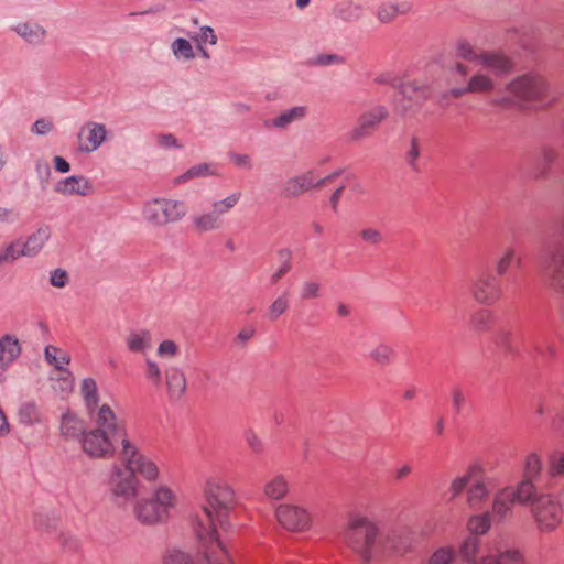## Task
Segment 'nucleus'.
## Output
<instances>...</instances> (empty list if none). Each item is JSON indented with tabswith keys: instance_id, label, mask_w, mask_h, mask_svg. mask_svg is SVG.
I'll return each instance as SVG.
<instances>
[{
	"instance_id": "21",
	"label": "nucleus",
	"mask_w": 564,
	"mask_h": 564,
	"mask_svg": "<svg viewBox=\"0 0 564 564\" xmlns=\"http://www.w3.org/2000/svg\"><path fill=\"white\" fill-rule=\"evenodd\" d=\"M93 185L89 180L83 175H72L57 181L54 185V192L64 196H87L91 193Z\"/></svg>"
},
{
	"instance_id": "59",
	"label": "nucleus",
	"mask_w": 564,
	"mask_h": 564,
	"mask_svg": "<svg viewBox=\"0 0 564 564\" xmlns=\"http://www.w3.org/2000/svg\"><path fill=\"white\" fill-rule=\"evenodd\" d=\"M69 281L68 274L63 269H55L51 272L50 282L55 288H64Z\"/></svg>"
},
{
	"instance_id": "39",
	"label": "nucleus",
	"mask_w": 564,
	"mask_h": 564,
	"mask_svg": "<svg viewBox=\"0 0 564 564\" xmlns=\"http://www.w3.org/2000/svg\"><path fill=\"white\" fill-rule=\"evenodd\" d=\"M217 172L209 163H200L197 165H194L189 167L186 172L181 174L174 180L175 185H180L183 183H186L191 180L198 178V177H207L216 175Z\"/></svg>"
},
{
	"instance_id": "27",
	"label": "nucleus",
	"mask_w": 564,
	"mask_h": 564,
	"mask_svg": "<svg viewBox=\"0 0 564 564\" xmlns=\"http://www.w3.org/2000/svg\"><path fill=\"white\" fill-rule=\"evenodd\" d=\"M21 354L19 340L11 335H6L0 339V381L7 369L12 365Z\"/></svg>"
},
{
	"instance_id": "24",
	"label": "nucleus",
	"mask_w": 564,
	"mask_h": 564,
	"mask_svg": "<svg viewBox=\"0 0 564 564\" xmlns=\"http://www.w3.org/2000/svg\"><path fill=\"white\" fill-rule=\"evenodd\" d=\"M197 542V558L195 562L189 553L180 549H169L162 557V564H212V562L215 561V555L210 554L212 558H206L200 542L198 540ZM231 564H235L232 560Z\"/></svg>"
},
{
	"instance_id": "58",
	"label": "nucleus",
	"mask_w": 564,
	"mask_h": 564,
	"mask_svg": "<svg viewBox=\"0 0 564 564\" xmlns=\"http://www.w3.org/2000/svg\"><path fill=\"white\" fill-rule=\"evenodd\" d=\"M359 236L365 242L371 245H379L383 240V236L380 230L371 227L361 229Z\"/></svg>"
},
{
	"instance_id": "12",
	"label": "nucleus",
	"mask_w": 564,
	"mask_h": 564,
	"mask_svg": "<svg viewBox=\"0 0 564 564\" xmlns=\"http://www.w3.org/2000/svg\"><path fill=\"white\" fill-rule=\"evenodd\" d=\"M507 90L520 100H543L547 85L545 79L535 73H528L512 79Z\"/></svg>"
},
{
	"instance_id": "46",
	"label": "nucleus",
	"mask_w": 564,
	"mask_h": 564,
	"mask_svg": "<svg viewBox=\"0 0 564 564\" xmlns=\"http://www.w3.org/2000/svg\"><path fill=\"white\" fill-rule=\"evenodd\" d=\"M243 440L252 454L261 456L265 453V442L253 429L245 430Z\"/></svg>"
},
{
	"instance_id": "22",
	"label": "nucleus",
	"mask_w": 564,
	"mask_h": 564,
	"mask_svg": "<svg viewBox=\"0 0 564 564\" xmlns=\"http://www.w3.org/2000/svg\"><path fill=\"white\" fill-rule=\"evenodd\" d=\"M387 117L388 110L383 106H377L365 112L359 119L358 127H356L351 132L352 139L359 140L369 135L371 130L375 129Z\"/></svg>"
},
{
	"instance_id": "16",
	"label": "nucleus",
	"mask_w": 564,
	"mask_h": 564,
	"mask_svg": "<svg viewBox=\"0 0 564 564\" xmlns=\"http://www.w3.org/2000/svg\"><path fill=\"white\" fill-rule=\"evenodd\" d=\"M470 293L477 303L492 305L501 296V285L491 271H484L474 279Z\"/></svg>"
},
{
	"instance_id": "23",
	"label": "nucleus",
	"mask_w": 564,
	"mask_h": 564,
	"mask_svg": "<svg viewBox=\"0 0 564 564\" xmlns=\"http://www.w3.org/2000/svg\"><path fill=\"white\" fill-rule=\"evenodd\" d=\"M491 73L490 70L484 69L480 67L477 72L468 77L467 90H470V94L474 95H488L492 94L496 90L497 82L495 77H498Z\"/></svg>"
},
{
	"instance_id": "36",
	"label": "nucleus",
	"mask_w": 564,
	"mask_h": 564,
	"mask_svg": "<svg viewBox=\"0 0 564 564\" xmlns=\"http://www.w3.org/2000/svg\"><path fill=\"white\" fill-rule=\"evenodd\" d=\"M480 471L481 467L475 464L469 466L464 475L454 478L449 486L451 499L459 496Z\"/></svg>"
},
{
	"instance_id": "60",
	"label": "nucleus",
	"mask_w": 564,
	"mask_h": 564,
	"mask_svg": "<svg viewBox=\"0 0 564 564\" xmlns=\"http://www.w3.org/2000/svg\"><path fill=\"white\" fill-rule=\"evenodd\" d=\"M290 252L286 251V259L280 268L270 276L271 284H276L291 270Z\"/></svg>"
},
{
	"instance_id": "42",
	"label": "nucleus",
	"mask_w": 564,
	"mask_h": 564,
	"mask_svg": "<svg viewBox=\"0 0 564 564\" xmlns=\"http://www.w3.org/2000/svg\"><path fill=\"white\" fill-rule=\"evenodd\" d=\"M494 322V314L486 308H479L470 316V328L475 332H487Z\"/></svg>"
},
{
	"instance_id": "35",
	"label": "nucleus",
	"mask_w": 564,
	"mask_h": 564,
	"mask_svg": "<svg viewBox=\"0 0 564 564\" xmlns=\"http://www.w3.org/2000/svg\"><path fill=\"white\" fill-rule=\"evenodd\" d=\"M80 393L84 399V403L88 414H93L99 402V394L97 383L93 378H85L80 384Z\"/></svg>"
},
{
	"instance_id": "6",
	"label": "nucleus",
	"mask_w": 564,
	"mask_h": 564,
	"mask_svg": "<svg viewBox=\"0 0 564 564\" xmlns=\"http://www.w3.org/2000/svg\"><path fill=\"white\" fill-rule=\"evenodd\" d=\"M564 491L558 494H541L530 507L533 523L540 533L554 532L563 521Z\"/></svg>"
},
{
	"instance_id": "26",
	"label": "nucleus",
	"mask_w": 564,
	"mask_h": 564,
	"mask_svg": "<svg viewBox=\"0 0 564 564\" xmlns=\"http://www.w3.org/2000/svg\"><path fill=\"white\" fill-rule=\"evenodd\" d=\"M165 384L169 398L173 401L181 400L187 389L184 371L178 367H169L165 370Z\"/></svg>"
},
{
	"instance_id": "61",
	"label": "nucleus",
	"mask_w": 564,
	"mask_h": 564,
	"mask_svg": "<svg viewBox=\"0 0 564 564\" xmlns=\"http://www.w3.org/2000/svg\"><path fill=\"white\" fill-rule=\"evenodd\" d=\"M341 63H344V58L337 54H321L314 61V64L321 66L336 65Z\"/></svg>"
},
{
	"instance_id": "14",
	"label": "nucleus",
	"mask_w": 564,
	"mask_h": 564,
	"mask_svg": "<svg viewBox=\"0 0 564 564\" xmlns=\"http://www.w3.org/2000/svg\"><path fill=\"white\" fill-rule=\"evenodd\" d=\"M88 415L95 423V429L120 441V448H122L123 440H130L126 422L117 416L110 405L102 404Z\"/></svg>"
},
{
	"instance_id": "49",
	"label": "nucleus",
	"mask_w": 564,
	"mask_h": 564,
	"mask_svg": "<svg viewBox=\"0 0 564 564\" xmlns=\"http://www.w3.org/2000/svg\"><path fill=\"white\" fill-rule=\"evenodd\" d=\"M517 258V250L514 247H507L501 256L499 257L497 264H496V271L498 275H505L507 271L509 270L510 265L513 263V261Z\"/></svg>"
},
{
	"instance_id": "8",
	"label": "nucleus",
	"mask_w": 564,
	"mask_h": 564,
	"mask_svg": "<svg viewBox=\"0 0 564 564\" xmlns=\"http://www.w3.org/2000/svg\"><path fill=\"white\" fill-rule=\"evenodd\" d=\"M120 459L126 468L140 481L154 484L161 479L158 460L144 454L131 440H123L122 448H120Z\"/></svg>"
},
{
	"instance_id": "45",
	"label": "nucleus",
	"mask_w": 564,
	"mask_h": 564,
	"mask_svg": "<svg viewBox=\"0 0 564 564\" xmlns=\"http://www.w3.org/2000/svg\"><path fill=\"white\" fill-rule=\"evenodd\" d=\"M467 527L475 536L485 534L491 527V514L485 512L482 514L473 516L468 520Z\"/></svg>"
},
{
	"instance_id": "20",
	"label": "nucleus",
	"mask_w": 564,
	"mask_h": 564,
	"mask_svg": "<svg viewBox=\"0 0 564 564\" xmlns=\"http://www.w3.org/2000/svg\"><path fill=\"white\" fill-rule=\"evenodd\" d=\"M312 189H316V182L315 172L310 170L288 178L283 184L282 194L286 198H296Z\"/></svg>"
},
{
	"instance_id": "15",
	"label": "nucleus",
	"mask_w": 564,
	"mask_h": 564,
	"mask_svg": "<svg viewBox=\"0 0 564 564\" xmlns=\"http://www.w3.org/2000/svg\"><path fill=\"white\" fill-rule=\"evenodd\" d=\"M401 96L395 104L399 113L405 115L415 108H419L423 101L431 96L430 86L421 80H409L400 86Z\"/></svg>"
},
{
	"instance_id": "40",
	"label": "nucleus",
	"mask_w": 564,
	"mask_h": 564,
	"mask_svg": "<svg viewBox=\"0 0 564 564\" xmlns=\"http://www.w3.org/2000/svg\"><path fill=\"white\" fill-rule=\"evenodd\" d=\"M44 357L57 370H65V367L70 362L69 354L53 345L45 347Z\"/></svg>"
},
{
	"instance_id": "9",
	"label": "nucleus",
	"mask_w": 564,
	"mask_h": 564,
	"mask_svg": "<svg viewBox=\"0 0 564 564\" xmlns=\"http://www.w3.org/2000/svg\"><path fill=\"white\" fill-rule=\"evenodd\" d=\"M540 495L535 481L522 478L516 486L505 487L495 495L492 514L505 519L511 512L514 503L530 505L531 507Z\"/></svg>"
},
{
	"instance_id": "54",
	"label": "nucleus",
	"mask_w": 564,
	"mask_h": 564,
	"mask_svg": "<svg viewBox=\"0 0 564 564\" xmlns=\"http://www.w3.org/2000/svg\"><path fill=\"white\" fill-rule=\"evenodd\" d=\"M156 354L161 358H174L180 354V347L174 340L165 339L159 344Z\"/></svg>"
},
{
	"instance_id": "47",
	"label": "nucleus",
	"mask_w": 564,
	"mask_h": 564,
	"mask_svg": "<svg viewBox=\"0 0 564 564\" xmlns=\"http://www.w3.org/2000/svg\"><path fill=\"white\" fill-rule=\"evenodd\" d=\"M289 306L290 302L288 299V294H280L268 307V318L270 321H276L289 310Z\"/></svg>"
},
{
	"instance_id": "13",
	"label": "nucleus",
	"mask_w": 564,
	"mask_h": 564,
	"mask_svg": "<svg viewBox=\"0 0 564 564\" xmlns=\"http://www.w3.org/2000/svg\"><path fill=\"white\" fill-rule=\"evenodd\" d=\"M115 441L112 436L95 427L86 431L80 438L83 452L94 459H110L116 453Z\"/></svg>"
},
{
	"instance_id": "30",
	"label": "nucleus",
	"mask_w": 564,
	"mask_h": 564,
	"mask_svg": "<svg viewBox=\"0 0 564 564\" xmlns=\"http://www.w3.org/2000/svg\"><path fill=\"white\" fill-rule=\"evenodd\" d=\"M52 236V229L50 226H41L35 231L30 234L24 242V253L28 258L36 257L48 242Z\"/></svg>"
},
{
	"instance_id": "4",
	"label": "nucleus",
	"mask_w": 564,
	"mask_h": 564,
	"mask_svg": "<svg viewBox=\"0 0 564 564\" xmlns=\"http://www.w3.org/2000/svg\"><path fill=\"white\" fill-rule=\"evenodd\" d=\"M187 214L188 206L184 200L163 196L145 200L141 208L143 221L152 228L180 223Z\"/></svg>"
},
{
	"instance_id": "18",
	"label": "nucleus",
	"mask_w": 564,
	"mask_h": 564,
	"mask_svg": "<svg viewBox=\"0 0 564 564\" xmlns=\"http://www.w3.org/2000/svg\"><path fill=\"white\" fill-rule=\"evenodd\" d=\"M108 138V131L104 123L96 121L86 122L77 133V148L80 153L97 151Z\"/></svg>"
},
{
	"instance_id": "50",
	"label": "nucleus",
	"mask_w": 564,
	"mask_h": 564,
	"mask_svg": "<svg viewBox=\"0 0 564 564\" xmlns=\"http://www.w3.org/2000/svg\"><path fill=\"white\" fill-rule=\"evenodd\" d=\"M188 36L196 43V45H216L217 44V35L213 28L205 25L199 29V32L196 34H188Z\"/></svg>"
},
{
	"instance_id": "5",
	"label": "nucleus",
	"mask_w": 564,
	"mask_h": 564,
	"mask_svg": "<svg viewBox=\"0 0 564 564\" xmlns=\"http://www.w3.org/2000/svg\"><path fill=\"white\" fill-rule=\"evenodd\" d=\"M106 488L115 506L127 508L139 498L141 481L122 463L113 464L107 475Z\"/></svg>"
},
{
	"instance_id": "62",
	"label": "nucleus",
	"mask_w": 564,
	"mask_h": 564,
	"mask_svg": "<svg viewBox=\"0 0 564 564\" xmlns=\"http://www.w3.org/2000/svg\"><path fill=\"white\" fill-rule=\"evenodd\" d=\"M53 130V123L52 121L50 120H46L44 118H41V119H37L32 128H31V131L35 134H39V135H45L47 134L48 132H51Z\"/></svg>"
},
{
	"instance_id": "28",
	"label": "nucleus",
	"mask_w": 564,
	"mask_h": 564,
	"mask_svg": "<svg viewBox=\"0 0 564 564\" xmlns=\"http://www.w3.org/2000/svg\"><path fill=\"white\" fill-rule=\"evenodd\" d=\"M490 491V481L482 475V470L477 477L471 479L467 489L466 500L470 508H479L487 500Z\"/></svg>"
},
{
	"instance_id": "52",
	"label": "nucleus",
	"mask_w": 564,
	"mask_h": 564,
	"mask_svg": "<svg viewBox=\"0 0 564 564\" xmlns=\"http://www.w3.org/2000/svg\"><path fill=\"white\" fill-rule=\"evenodd\" d=\"M144 376L153 386L158 387L162 380L161 369L156 361L147 358L144 360Z\"/></svg>"
},
{
	"instance_id": "2",
	"label": "nucleus",
	"mask_w": 564,
	"mask_h": 564,
	"mask_svg": "<svg viewBox=\"0 0 564 564\" xmlns=\"http://www.w3.org/2000/svg\"><path fill=\"white\" fill-rule=\"evenodd\" d=\"M344 541L365 562H369L378 554L379 528L366 516L351 514L344 531Z\"/></svg>"
},
{
	"instance_id": "51",
	"label": "nucleus",
	"mask_w": 564,
	"mask_h": 564,
	"mask_svg": "<svg viewBox=\"0 0 564 564\" xmlns=\"http://www.w3.org/2000/svg\"><path fill=\"white\" fill-rule=\"evenodd\" d=\"M322 295V285L314 280L304 281L301 285L300 297L304 301L318 299Z\"/></svg>"
},
{
	"instance_id": "48",
	"label": "nucleus",
	"mask_w": 564,
	"mask_h": 564,
	"mask_svg": "<svg viewBox=\"0 0 564 564\" xmlns=\"http://www.w3.org/2000/svg\"><path fill=\"white\" fill-rule=\"evenodd\" d=\"M455 556L456 552L453 546H442L433 552L427 564H452Z\"/></svg>"
},
{
	"instance_id": "56",
	"label": "nucleus",
	"mask_w": 564,
	"mask_h": 564,
	"mask_svg": "<svg viewBox=\"0 0 564 564\" xmlns=\"http://www.w3.org/2000/svg\"><path fill=\"white\" fill-rule=\"evenodd\" d=\"M547 471L551 477L564 475V453L553 454L549 457Z\"/></svg>"
},
{
	"instance_id": "64",
	"label": "nucleus",
	"mask_w": 564,
	"mask_h": 564,
	"mask_svg": "<svg viewBox=\"0 0 564 564\" xmlns=\"http://www.w3.org/2000/svg\"><path fill=\"white\" fill-rule=\"evenodd\" d=\"M158 144L161 147V148H164V149H167V148H182V144L178 143L177 139L171 134V133H165V134H160L158 137Z\"/></svg>"
},
{
	"instance_id": "11",
	"label": "nucleus",
	"mask_w": 564,
	"mask_h": 564,
	"mask_svg": "<svg viewBox=\"0 0 564 564\" xmlns=\"http://www.w3.org/2000/svg\"><path fill=\"white\" fill-rule=\"evenodd\" d=\"M542 268L552 289L564 293V240L551 242L542 258Z\"/></svg>"
},
{
	"instance_id": "55",
	"label": "nucleus",
	"mask_w": 564,
	"mask_h": 564,
	"mask_svg": "<svg viewBox=\"0 0 564 564\" xmlns=\"http://www.w3.org/2000/svg\"><path fill=\"white\" fill-rule=\"evenodd\" d=\"M228 158L230 162L238 169L250 171L254 166L252 158L247 153L230 152Z\"/></svg>"
},
{
	"instance_id": "37",
	"label": "nucleus",
	"mask_w": 564,
	"mask_h": 564,
	"mask_svg": "<svg viewBox=\"0 0 564 564\" xmlns=\"http://www.w3.org/2000/svg\"><path fill=\"white\" fill-rule=\"evenodd\" d=\"M463 560L468 564H478L480 558V540L475 535L466 538L459 546Z\"/></svg>"
},
{
	"instance_id": "53",
	"label": "nucleus",
	"mask_w": 564,
	"mask_h": 564,
	"mask_svg": "<svg viewBox=\"0 0 564 564\" xmlns=\"http://www.w3.org/2000/svg\"><path fill=\"white\" fill-rule=\"evenodd\" d=\"M420 154H421V151H420L419 140H417V138H412L411 142H410V148L405 154V161H406L408 165L415 172L420 171V166L417 163Z\"/></svg>"
},
{
	"instance_id": "33",
	"label": "nucleus",
	"mask_w": 564,
	"mask_h": 564,
	"mask_svg": "<svg viewBox=\"0 0 564 564\" xmlns=\"http://www.w3.org/2000/svg\"><path fill=\"white\" fill-rule=\"evenodd\" d=\"M289 492V481L283 475H275L263 486V494L270 500H282Z\"/></svg>"
},
{
	"instance_id": "34",
	"label": "nucleus",
	"mask_w": 564,
	"mask_h": 564,
	"mask_svg": "<svg viewBox=\"0 0 564 564\" xmlns=\"http://www.w3.org/2000/svg\"><path fill=\"white\" fill-rule=\"evenodd\" d=\"M543 471V460L540 454L529 453L522 463V478L539 481Z\"/></svg>"
},
{
	"instance_id": "17",
	"label": "nucleus",
	"mask_w": 564,
	"mask_h": 564,
	"mask_svg": "<svg viewBox=\"0 0 564 564\" xmlns=\"http://www.w3.org/2000/svg\"><path fill=\"white\" fill-rule=\"evenodd\" d=\"M275 517L279 523L289 531H304L311 524L308 511L297 505H280L275 510Z\"/></svg>"
},
{
	"instance_id": "32",
	"label": "nucleus",
	"mask_w": 564,
	"mask_h": 564,
	"mask_svg": "<svg viewBox=\"0 0 564 564\" xmlns=\"http://www.w3.org/2000/svg\"><path fill=\"white\" fill-rule=\"evenodd\" d=\"M126 345L130 352L145 355L152 348V336L147 329L133 330L126 337Z\"/></svg>"
},
{
	"instance_id": "41",
	"label": "nucleus",
	"mask_w": 564,
	"mask_h": 564,
	"mask_svg": "<svg viewBox=\"0 0 564 564\" xmlns=\"http://www.w3.org/2000/svg\"><path fill=\"white\" fill-rule=\"evenodd\" d=\"M369 357L379 366H388L393 361L395 351L391 345L380 343L371 349Z\"/></svg>"
},
{
	"instance_id": "10",
	"label": "nucleus",
	"mask_w": 564,
	"mask_h": 564,
	"mask_svg": "<svg viewBox=\"0 0 564 564\" xmlns=\"http://www.w3.org/2000/svg\"><path fill=\"white\" fill-rule=\"evenodd\" d=\"M240 198L241 192H235L223 199L213 200L210 210L192 215V230L196 235L220 230L224 226L223 216L229 213L239 203Z\"/></svg>"
},
{
	"instance_id": "38",
	"label": "nucleus",
	"mask_w": 564,
	"mask_h": 564,
	"mask_svg": "<svg viewBox=\"0 0 564 564\" xmlns=\"http://www.w3.org/2000/svg\"><path fill=\"white\" fill-rule=\"evenodd\" d=\"M364 14V6L352 1L344 2L336 8V17L345 22H357Z\"/></svg>"
},
{
	"instance_id": "44",
	"label": "nucleus",
	"mask_w": 564,
	"mask_h": 564,
	"mask_svg": "<svg viewBox=\"0 0 564 564\" xmlns=\"http://www.w3.org/2000/svg\"><path fill=\"white\" fill-rule=\"evenodd\" d=\"M21 257H26L24 253L23 242L21 240H14L6 245L0 250V262H13Z\"/></svg>"
},
{
	"instance_id": "19",
	"label": "nucleus",
	"mask_w": 564,
	"mask_h": 564,
	"mask_svg": "<svg viewBox=\"0 0 564 564\" xmlns=\"http://www.w3.org/2000/svg\"><path fill=\"white\" fill-rule=\"evenodd\" d=\"M10 30L25 44L39 47L46 43L48 31L34 20L19 21Z\"/></svg>"
},
{
	"instance_id": "57",
	"label": "nucleus",
	"mask_w": 564,
	"mask_h": 564,
	"mask_svg": "<svg viewBox=\"0 0 564 564\" xmlns=\"http://www.w3.org/2000/svg\"><path fill=\"white\" fill-rule=\"evenodd\" d=\"M37 410L33 403H25L19 410V419L21 423L32 424L37 421Z\"/></svg>"
},
{
	"instance_id": "1",
	"label": "nucleus",
	"mask_w": 564,
	"mask_h": 564,
	"mask_svg": "<svg viewBox=\"0 0 564 564\" xmlns=\"http://www.w3.org/2000/svg\"><path fill=\"white\" fill-rule=\"evenodd\" d=\"M203 496L202 509L192 521L196 539L206 558L210 560V554L215 555L212 564H231V557L219 540L216 528H229L228 517L237 505L236 492L226 480L210 477L204 484Z\"/></svg>"
},
{
	"instance_id": "25",
	"label": "nucleus",
	"mask_w": 564,
	"mask_h": 564,
	"mask_svg": "<svg viewBox=\"0 0 564 564\" xmlns=\"http://www.w3.org/2000/svg\"><path fill=\"white\" fill-rule=\"evenodd\" d=\"M308 113V108L306 106H294L290 109L282 111L276 117L265 120V128H275L280 130L288 129L292 123L303 121Z\"/></svg>"
},
{
	"instance_id": "7",
	"label": "nucleus",
	"mask_w": 564,
	"mask_h": 564,
	"mask_svg": "<svg viewBox=\"0 0 564 564\" xmlns=\"http://www.w3.org/2000/svg\"><path fill=\"white\" fill-rule=\"evenodd\" d=\"M456 56L471 62L496 75H506L513 68L512 59L501 51L477 50L466 39H459L455 44Z\"/></svg>"
},
{
	"instance_id": "63",
	"label": "nucleus",
	"mask_w": 564,
	"mask_h": 564,
	"mask_svg": "<svg viewBox=\"0 0 564 564\" xmlns=\"http://www.w3.org/2000/svg\"><path fill=\"white\" fill-rule=\"evenodd\" d=\"M452 402H453V408L454 410L457 412V413H460L465 403H466V398H465V394L463 392V390L460 388H455L452 392Z\"/></svg>"
},
{
	"instance_id": "31",
	"label": "nucleus",
	"mask_w": 564,
	"mask_h": 564,
	"mask_svg": "<svg viewBox=\"0 0 564 564\" xmlns=\"http://www.w3.org/2000/svg\"><path fill=\"white\" fill-rule=\"evenodd\" d=\"M59 429L66 438H82L87 431L85 421L72 411L63 413Z\"/></svg>"
},
{
	"instance_id": "3",
	"label": "nucleus",
	"mask_w": 564,
	"mask_h": 564,
	"mask_svg": "<svg viewBox=\"0 0 564 564\" xmlns=\"http://www.w3.org/2000/svg\"><path fill=\"white\" fill-rule=\"evenodd\" d=\"M176 505V494L169 486L162 485L150 497L133 502V514L140 523L155 525L167 521Z\"/></svg>"
},
{
	"instance_id": "43",
	"label": "nucleus",
	"mask_w": 564,
	"mask_h": 564,
	"mask_svg": "<svg viewBox=\"0 0 564 564\" xmlns=\"http://www.w3.org/2000/svg\"><path fill=\"white\" fill-rule=\"evenodd\" d=\"M171 51L177 61H192L195 58V51L192 43L184 37L175 39L171 43Z\"/></svg>"
},
{
	"instance_id": "29",
	"label": "nucleus",
	"mask_w": 564,
	"mask_h": 564,
	"mask_svg": "<svg viewBox=\"0 0 564 564\" xmlns=\"http://www.w3.org/2000/svg\"><path fill=\"white\" fill-rule=\"evenodd\" d=\"M412 4L408 1H386L378 6L376 18L380 23H392L399 15L411 12Z\"/></svg>"
}]
</instances>
